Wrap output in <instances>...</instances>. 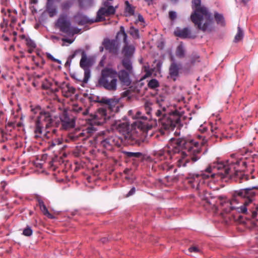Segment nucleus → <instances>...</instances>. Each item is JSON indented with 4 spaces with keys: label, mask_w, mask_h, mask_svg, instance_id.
I'll use <instances>...</instances> for the list:
<instances>
[{
    "label": "nucleus",
    "mask_w": 258,
    "mask_h": 258,
    "mask_svg": "<svg viewBox=\"0 0 258 258\" xmlns=\"http://www.w3.org/2000/svg\"><path fill=\"white\" fill-rule=\"evenodd\" d=\"M256 157L255 154L252 155V157H250L249 158H247L246 157V159L247 161H245L244 160H239L237 161L235 163L233 162H231L230 163L224 164L225 166H233L234 167L235 170H233V168H232V172L231 176H227V177H229L230 178L234 179L236 182H237L239 183H242L245 182H248L250 178L254 179V177L253 176H249L247 174H245L241 170L237 169L236 165H242L244 167H246L247 166H253L252 163L254 162V158Z\"/></svg>",
    "instance_id": "8"
},
{
    "label": "nucleus",
    "mask_w": 258,
    "mask_h": 258,
    "mask_svg": "<svg viewBox=\"0 0 258 258\" xmlns=\"http://www.w3.org/2000/svg\"><path fill=\"white\" fill-rule=\"evenodd\" d=\"M20 37L22 40H24L25 41H26V38H28L24 35H22Z\"/></svg>",
    "instance_id": "63"
},
{
    "label": "nucleus",
    "mask_w": 258,
    "mask_h": 258,
    "mask_svg": "<svg viewBox=\"0 0 258 258\" xmlns=\"http://www.w3.org/2000/svg\"><path fill=\"white\" fill-rule=\"evenodd\" d=\"M34 48H35L28 47V52L29 53H31L33 51V50H34Z\"/></svg>",
    "instance_id": "62"
},
{
    "label": "nucleus",
    "mask_w": 258,
    "mask_h": 258,
    "mask_svg": "<svg viewBox=\"0 0 258 258\" xmlns=\"http://www.w3.org/2000/svg\"><path fill=\"white\" fill-rule=\"evenodd\" d=\"M214 18L217 24L221 26H224L225 25L224 18L222 14L217 12L215 13Z\"/></svg>",
    "instance_id": "34"
},
{
    "label": "nucleus",
    "mask_w": 258,
    "mask_h": 258,
    "mask_svg": "<svg viewBox=\"0 0 258 258\" xmlns=\"http://www.w3.org/2000/svg\"><path fill=\"white\" fill-rule=\"evenodd\" d=\"M127 143L131 145H140L141 142L135 130H132L124 137Z\"/></svg>",
    "instance_id": "21"
},
{
    "label": "nucleus",
    "mask_w": 258,
    "mask_h": 258,
    "mask_svg": "<svg viewBox=\"0 0 258 258\" xmlns=\"http://www.w3.org/2000/svg\"><path fill=\"white\" fill-rule=\"evenodd\" d=\"M46 56L48 59H50L52 61L57 62L58 63H60V61L57 59L55 58L51 54L47 53Z\"/></svg>",
    "instance_id": "47"
},
{
    "label": "nucleus",
    "mask_w": 258,
    "mask_h": 258,
    "mask_svg": "<svg viewBox=\"0 0 258 258\" xmlns=\"http://www.w3.org/2000/svg\"><path fill=\"white\" fill-rule=\"evenodd\" d=\"M127 34H126V33L125 32L124 27L123 26H120V30L117 32L116 36V38L115 39L117 41L118 40H120L121 39H122L123 43L125 44H128V42L127 40Z\"/></svg>",
    "instance_id": "27"
},
{
    "label": "nucleus",
    "mask_w": 258,
    "mask_h": 258,
    "mask_svg": "<svg viewBox=\"0 0 258 258\" xmlns=\"http://www.w3.org/2000/svg\"><path fill=\"white\" fill-rule=\"evenodd\" d=\"M232 168L235 170L233 166H225L223 162L214 163L210 165L205 172L200 174H189L188 183L192 187H200L201 185L205 183V180L208 179H216L218 177L223 179L227 176H231Z\"/></svg>",
    "instance_id": "2"
},
{
    "label": "nucleus",
    "mask_w": 258,
    "mask_h": 258,
    "mask_svg": "<svg viewBox=\"0 0 258 258\" xmlns=\"http://www.w3.org/2000/svg\"><path fill=\"white\" fill-rule=\"evenodd\" d=\"M181 125H180V126L179 127H177V129L176 130V131L174 132V134L176 136H179L180 135V132L178 131V128H180V127L181 126Z\"/></svg>",
    "instance_id": "60"
},
{
    "label": "nucleus",
    "mask_w": 258,
    "mask_h": 258,
    "mask_svg": "<svg viewBox=\"0 0 258 258\" xmlns=\"http://www.w3.org/2000/svg\"><path fill=\"white\" fill-rule=\"evenodd\" d=\"M96 131L94 127L89 126L85 130L81 131L80 130H76L75 132L70 133L66 137V141L67 142H77L81 138L82 139L88 138L93 133Z\"/></svg>",
    "instance_id": "11"
},
{
    "label": "nucleus",
    "mask_w": 258,
    "mask_h": 258,
    "mask_svg": "<svg viewBox=\"0 0 258 258\" xmlns=\"http://www.w3.org/2000/svg\"><path fill=\"white\" fill-rule=\"evenodd\" d=\"M218 130V128L216 125H211V131L214 136H217L216 135V134L217 133Z\"/></svg>",
    "instance_id": "49"
},
{
    "label": "nucleus",
    "mask_w": 258,
    "mask_h": 258,
    "mask_svg": "<svg viewBox=\"0 0 258 258\" xmlns=\"http://www.w3.org/2000/svg\"><path fill=\"white\" fill-rule=\"evenodd\" d=\"M156 102L162 109V112L165 110L166 107L168 106L166 98L163 96H159L157 97L156 99Z\"/></svg>",
    "instance_id": "31"
},
{
    "label": "nucleus",
    "mask_w": 258,
    "mask_h": 258,
    "mask_svg": "<svg viewBox=\"0 0 258 258\" xmlns=\"http://www.w3.org/2000/svg\"><path fill=\"white\" fill-rule=\"evenodd\" d=\"M138 22H144V19L140 14L138 15V20L136 21V23Z\"/></svg>",
    "instance_id": "57"
},
{
    "label": "nucleus",
    "mask_w": 258,
    "mask_h": 258,
    "mask_svg": "<svg viewBox=\"0 0 258 258\" xmlns=\"http://www.w3.org/2000/svg\"><path fill=\"white\" fill-rule=\"evenodd\" d=\"M135 50V48L133 45H129L126 44L123 47L122 52L125 57L131 58L133 55Z\"/></svg>",
    "instance_id": "26"
},
{
    "label": "nucleus",
    "mask_w": 258,
    "mask_h": 258,
    "mask_svg": "<svg viewBox=\"0 0 258 258\" xmlns=\"http://www.w3.org/2000/svg\"><path fill=\"white\" fill-rule=\"evenodd\" d=\"M116 8V7L112 6L109 2H104L102 7L97 13V16L94 22H99L105 21L106 17H109L115 13Z\"/></svg>",
    "instance_id": "10"
},
{
    "label": "nucleus",
    "mask_w": 258,
    "mask_h": 258,
    "mask_svg": "<svg viewBox=\"0 0 258 258\" xmlns=\"http://www.w3.org/2000/svg\"><path fill=\"white\" fill-rule=\"evenodd\" d=\"M61 143L62 142L59 138H54L48 142L47 148L49 150L53 149L55 146L60 145Z\"/></svg>",
    "instance_id": "36"
},
{
    "label": "nucleus",
    "mask_w": 258,
    "mask_h": 258,
    "mask_svg": "<svg viewBox=\"0 0 258 258\" xmlns=\"http://www.w3.org/2000/svg\"><path fill=\"white\" fill-rule=\"evenodd\" d=\"M133 118L137 120L135 122L136 126L143 132L149 130L153 126V123H148V121L152 119V116H145L140 111H137Z\"/></svg>",
    "instance_id": "12"
},
{
    "label": "nucleus",
    "mask_w": 258,
    "mask_h": 258,
    "mask_svg": "<svg viewBox=\"0 0 258 258\" xmlns=\"http://www.w3.org/2000/svg\"><path fill=\"white\" fill-rule=\"evenodd\" d=\"M175 54L178 58H183L185 56V49L182 44H180L176 48Z\"/></svg>",
    "instance_id": "35"
},
{
    "label": "nucleus",
    "mask_w": 258,
    "mask_h": 258,
    "mask_svg": "<svg viewBox=\"0 0 258 258\" xmlns=\"http://www.w3.org/2000/svg\"><path fill=\"white\" fill-rule=\"evenodd\" d=\"M40 210L41 212L43 213V214L47 216L49 219H54V216H53L51 214H50L49 211H48L46 207L45 206L42 208H40Z\"/></svg>",
    "instance_id": "41"
},
{
    "label": "nucleus",
    "mask_w": 258,
    "mask_h": 258,
    "mask_svg": "<svg viewBox=\"0 0 258 258\" xmlns=\"http://www.w3.org/2000/svg\"><path fill=\"white\" fill-rule=\"evenodd\" d=\"M136 192V188L135 187H132L131 190L129 191V192L127 193V194L126 196V197H128L130 196H131L133 195Z\"/></svg>",
    "instance_id": "53"
},
{
    "label": "nucleus",
    "mask_w": 258,
    "mask_h": 258,
    "mask_svg": "<svg viewBox=\"0 0 258 258\" xmlns=\"http://www.w3.org/2000/svg\"><path fill=\"white\" fill-rule=\"evenodd\" d=\"M82 114L84 115V116H86V115H88V117H89V109H86L85 111H84L83 112H82Z\"/></svg>",
    "instance_id": "59"
},
{
    "label": "nucleus",
    "mask_w": 258,
    "mask_h": 258,
    "mask_svg": "<svg viewBox=\"0 0 258 258\" xmlns=\"http://www.w3.org/2000/svg\"><path fill=\"white\" fill-rule=\"evenodd\" d=\"M243 32L242 29L240 27H238L237 28V33L235 36L234 41L235 42H237L243 39Z\"/></svg>",
    "instance_id": "39"
},
{
    "label": "nucleus",
    "mask_w": 258,
    "mask_h": 258,
    "mask_svg": "<svg viewBox=\"0 0 258 258\" xmlns=\"http://www.w3.org/2000/svg\"><path fill=\"white\" fill-rule=\"evenodd\" d=\"M62 41L64 42L69 43V44H71L73 42V40L68 38H62Z\"/></svg>",
    "instance_id": "58"
},
{
    "label": "nucleus",
    "mask_w": 258,
    "mask_h": 258,
    "mask_svg": "<svg viewBox=\"0 0 258 258\" xmlns=\"http://www.w3.org/2000/svg\"><path fill=\"white\" fill-rule=\"evenodd\" d=\"M78 1H79V5H80V7H81V8L83 7L84 6V4L82 0H78Z\"/></svg>",
    "instance_id": "61"
},
{
    "label": "nucleus",
    "mask_w": 258,
    "mask_h": 258,
    "mask_svg": "<svg viewBox=\"0 0 258 258\" xmlns=\"http://www.w3.org/2000/svg\"><path fill=\"white\" fill-rule=\"evenodd\" d=\"M129 128V124L126 122L119 123L117 125V130L119 133L122 134L123 137L126 135V134L130 132Z\"/></svg>",
    "instance_id": "28"
},
{
    "label": "nucleus",
    "mask_w": 258,
    "mask_h": 258,
    "mask_svg": "<svg viewBox=\"0 0 258 258\" xmlns=\"http://www.w3.org/2000/svg\"><path fill=\"white\" fill-rule=\"evenodd\" d=\"M188 250L189 252H198L200 251L199 249L196 247V246H192L188 248Z\"/></svg>",
    "instance_id": "52"
},
{
    "label": "nucleus",
    "mask_w": 258,
    "mask_h": 258,
    "mask_svg": "<svg viewBox=\"0 0 258 258\" xmlns=\"http://www.w3.org/2000/svg\"><path fill=\"white\" fill-rule=\"evenodd\" d=\"M117 72L115 69L105 67L102 70L98 83L106 90L114 92L117 88Z\"/></svg>",
    "instance_id": "7"
},
{
    "label": "nucleus",
    "mask_w": 258,
    "mask_h": 258,
    "mask_svg": "<svg viewBox=\"0 0 258 258\" xmlns=\"http://www.w3.org/2000/svg\"><path fill=\"white\" fill-rule=\"evenodd\" d=\"M55 28L60 32L67 34H74L79 33L80 29L72 27L69 17L66 13L60 14L54 23Z\"/></svg>",
    "instance_id": "9"
},
{
    "label": "nucleus",
    "mask_w": 258,
    "mask_h": 258,
    "mask_svg": "<svg viewBox=\"0 0 258 258\" xmlns=\"http://www.w3.org/2000/svg\"><path fill=\"white\" fill-rule=\"evenodd\" d=\"M151 104L149 102H146L145 104V105H144L145 110L146 111V113L148 115V117H150V116H151V115H150L151 111H152V108H151Z\"/></svg>",
    "instance_id": "43"
},
{
    "label": "nucleus",
    "mask_w": 258,
    "mask_h": 258,
    "mask_svg": "<svg viewBox=\"0 0 258 258\" xmlns=\"http://www.w3.org/2000/svg\"><path fill=\"white\" fill-rule=\"evenodd\" d=\"M53 119L52 115L49 112H42L40 113L39 116L35 123V127L34 130V138L36 139H49L53 138V135H56L57 130L53 128L51 131H47L43 133V129L45 127L48 129L53 126Z\"/></svg>",
    "instance_id": "5"
},
{
    "label": "nucleus",
    "mask_w": 258,
    "mask_h": 258,
    "mask_svg": "<svg viewBox=\"0 0 258 258\" xmlns=\"http://www.w3.org/2000/svg\"><path fill=\"white\" fill-rule=\"evenodd\" d=\"M104 48L109 53L117 54L119 49V43L115 39L105 38L102 42Z\"/></svg>",
    "instance_id": "19"
},
{
    "label": "nucleus",
    "mask_w": 258,
    "mask_h": 258,
    "mask_svg": "<svg viewBox=\"0 0 258 258\" xmlns=\"http://www.w3.org/2000/svg\"><path fill=\"white\" fill-rule=\"evenodd\" d=\"M60 1L46 0V11L50 17H53L57 14V7L55 3H59Z\"/></svg>",
    "instance_id": "20"
},
{
    "label": "nucleus",
    "mask_w": 258,
    "mask_h": 258,
    "mask_svg": "<svg viewBox=\"0 0 258 258\" xmlns=\"http://www.w3.org/2000/svg\"><path fill=\"white\" fill-rule=\"evenodd\" d=\"M88 99L90 102H98L99 101V97L97 96H90Z\"/></svg>",
    "instance_id": "50"
},
{
    "label": "nucleus",
    "mask_w": 258,
    "mask_h": 258,
    "mask_svg": "<svg viewBox=\"0 0 258 258\" xmlns=\"http://www.w3.org/2000/svg\"><path fill=\"white\" fill-rule=\"evenodd\" d=\"M107 239L106 238H105V237L102 238L101 239V242L102 243L106 242L107 241Z\"/></svg>",
    "instance_id": "64"
},
{
    "label": "nucleus",
    "mask_w": 258,
    "mask_h": 258,
    "mask_svg": "<svg viewBox=\"0 0 258 258\" xmlns=\"http://www.w3.org/2000/svg\"><path fill=\"white\" fill-rule=\"evenodd\" d=\"M81 53V59L80 62V67L84 70V77L82 82L84 83H87L90 77V70L89 67L91 66V61L88 59L87 55L84 50L79 49Z\"/></svg>",
    "instance_id": "16"
},
{
    "label": "nucleus",
    "mask_w": 258,
    "mask_h": 258,
    "mask_svg": "<svg viewBox=\"0 0 258 258\" xmlns=\"http://www.w3.org/2000/svg\"><path fill=\"white\" fill-rule=\"evenodd\" d=\"M61 122L60 128L63 130H70L75 126L76 120L75 117L69 114L64 112L60 117Z\"/></svg>",
    "instance_id": "18"
},
{
    "label": "nucleus",
    "mask_w": 258,
    "mask_h": 258,
    "mask_svg": "<svg viewBox=\"0 0 258 258\" xmlns=\"http://www.w3.org/2000/svg\"><path fill=\"white\" fill-rule=\"evenodd\" d=\"M125 8L124 12L126 14V16H132L135 15V12L136 10V7L133 6L130 3L126 1L124 3Z\"/></svg>",
    "instance_id": "29"
},
{
    "label": "nucleus",
    "mask_w": 258,
    "mask_h": 258,
    "mask_svg": "<svg viewBox=\"0 0 258 258\" xmlns=\"http://www.w3.org/2000/svg\"><path fill=\"white\" fill-rule=\"evenodd\" d=\"M59 88L61 90L63 95L66 97H70L74 94L76 92V89L65 82H62L59 86Z\"/></svg>",
    "instance_id": "22"
},
{
    "label": "nucleus",
    "mask_w": 258,
    "mask_h": 258,
    "mask_svg": "<svg viewBox=\"0 0 258 258\" xmlns=\"http://www.w3.org/2000/svg\"><path fill=\"white\" fill-rule=\"evenodd\" d=\"M128 33L135 39H138L140 38L139 29L135 28L134 26H131L130 27Z\"/></svg>",
    "instance_id": "38"
},
{
    "label": "nucleus",
    "mask_w": 258,
    "mask_h": 258,
    "mask_svg": "<svg viewBox=\"0 0 258 258\" xmlns=\"http://www.w3.org/2000/svg\"><path fill=\"white\" fill-rule=\"evenodd\" d=\"M113 100L112 99H107L105 98H102L100 100H99L98 102L103 103L108 105H111Z\"/></svg>",
    "instance_id": "45"
},
{
    "label": "nucleus",
    "mask_w": 258,
    "mask_h": 258,
    "mask_svg": "<svg viewBox=\"0 0 258 258\" xmlns=\"http://www.w3.org/2000/svg\"><path fill=\"white\" fill-rule=\"evenodd\" d=\"M201 0H192V7L194 12L190 16L191 21L197 28L204 32H211L214 29L212 14L207 8L201 6Z\"/></svg>",
    "instance_id": "4"
},
{
    "label": "nucleus",
    "mask_w": 258,
    "mask_h": 258,
    "mask_svg": "<svg viewBox=\"0 0 258 258\" xmlns=\"http://www.w3.org/2000/svg\"><path fill=\"white\" fill-rule=\"evenodd\" d=\"M117 78L123 85L128 86L131 83L129 73L125 70H122L117 72Z\"/></svg>",
    "instance_id": "23"
},
{
    "label": "nucleus",
    "mask_w": 258,
    "mask_h": 258,
    "mask_svg": "<svg viewBox=\"0 0 258 258\" xmlns=\"http://www.w3.org/2000/svg\"><path fill=\"white\" fill-rule=\"evenodd\" d=\"M121 143V141L119 137L116 136L111 135L101 141L100 145L106 150L111 151L114 146L119 147Z\"/></svg>",
    "instance_id": "17"
},
{
    "label": "nucleus",
    "mask_w": 258,
    "mask_h": 258,
    "mask_svg": "<svg viewBox=\"0 0 258 258\" xmlns=\"http://www.w3.org/2000/svg\"><path fill=\"white\" fill-rule=\"evenodd\" d=\"M122 64L127 71L130 72L132 70V66L130 58L124 57L122 60Z\"/></svg>",
    "instance_id": "37"
},
{
    "label": "nucleus",
    "mask_w": 258,
    "mask_h": 258,
    "mask_svg": "<svg viewBox=\"0 0 258 258\" xmlns=\"http://www.w3.org/2000/svg\"><path fill=\"white\" fill-rule=\"evenodd\" d=\"M123 154L127 158L141 159L142 160H143L145 158V155L141 152L123 151Z\"/></svg>",
    "instance_id": "32"
},
{
    "label": "nucleus",
    "mask_w": 258,
    "mask_h": 258,
    "mask_svg": "<svg viewBox=\"0 0 258 258\" xmlns=\"http://www.w3.org/2000/svg\"><path fill=\"white\" fill-rule=\"evenodd\" d=\"M180 69V64H177L175 62H172L169 69V72L171 77L173 78L177 77Z\"/></svg>",
    "instance_id": "24"
},
{
    "label": "nucleus",
    "mask_w": 258,
    "mask_h": 258,
    "mask_svg": "<svg viewBox=\"0 0 258 258\" xmlns=\"http://www.w3.org/2000/svg\"><path fill=\"white\" fill-rule=\"evenodd\" d=\"M148 86L150 89H155L159 86V84L156 79H153L148 82Z\"/></svg>",
    "instance_id": "40"
},
{
    "label": "nucleus",
    "mask_w": 258,
    "mask_h": 258,
    "mask_svg": "<svg viewBox=\"0 0 258 258\" xmlns=\"http://www.w3.org/2000/svg\"><path fill=\"white\" fill-rule=\"evenodd\" d=\"M31 111L34 113V114H36L37 113H39V115H40V113L41 112H42L43 111H40V108H32L31 109ZM39 115H38L39 116Z\"/></svg>",
    "instance_id": "55"
},
{
    "label": "nucleus",
    "mask_w": 258,
    "mask_h": 258,
    "mask_svg": "<svg viewBox=\"0 0 258 258\" xmlns=\"http://www.w3.org/2000/svg\"><path fill=\"white\" fill-rule=\"evenodd\" d=\"M177 17V15L174 11H170L169 12V18L171 20H174Z\"/></svg>",
    "instance_id": "48"
},
{
    "label": "nucleus",
    "mask_w": 258,
    "mask_h": 258,
    "mask_svg": "<svg viewBox=\"0 0 258 258\" xmlns=\"http://www.w3.org/2000/svg\"><path fill=\"white\" fill-rule=\"evenodd\" d=\"M33 233V231L31 227L27 226L23 231V234L26 236H30Z\"/></svg>",
    "instance_id": "42"
},
{
    "label": "nucleus",
    "mask_w": 258,
    "mask_h": 258,
    "mask_svg": "<svg viewBox=\"0 0 258 258\" xmlns=\"http://www.w3.org/2000/svg\"><path fill=\"white\" fill-rule=\"evenodd\" d=\"M175 146L165 148L158 152L157 155L161 161H168L176 154H179L182 157L178 160V166H186L188 163H194L199 160L202 156V146L204 145L203 141L198 142L189 137L179 138L176 141Z\"/></svg>",
    "instance_id": "1"
},
{
    "label": "nucleus",
    "mask_w": 258,
    "mask_h": 258,
    "mask_svg": "<svg viewBox=\"0 0 258 258\" xmlns=\"http://www.w3.org/2000/svg\"><path fill=\"white\" fill-rule=\"evenodd\" d=\"M155 114L158 118L154 119L153 126L159 125L161 130H172L180 126L181 114L178 111L166 114H163L162 111L158 109L155 112Z\"/></svg>",
    "instance_id": "6"
},
{
    "label": "nucleus",
    "mask_w": 258,
    "mask_h": 258,
    "mask_svg": "<svg viewBox=\"0 0 258 258\" xmlns=\"http://www.w3.org/2000/svg\"><path fill=\"white\" fill-rule=\"evenodd\" d=\"M80 51V50H76L72 55H70L66 63V65L70 64L72 59H73L76 56V55L79 53Z\"/></svg>",
    "instance_id": "46"
},
{
    "label": "nucleus",
    "mask_w": 258,
    "mask_h": 258,
    "mask_svg": "<svg viewBox=\"0 0 258 258\" xmlns=\"http://www.w3.org/2000/svg\"><path fill=\"white\" fill-rule=\"evenodd\" d=\"M199 58H200L199 56H198L197 55H194L191 58V63L193 64V63H195L196 61H200Z\"/></svg>",
    "instance_id": "51"
},
{
    "label": "nucleus",
    "mask_w": 258,
    "mask_h": 258,
    "mask_svg": "<svg viewBox=\"0 0 258 258\" xmlns=\"http://www.w3.org/2000/svg\"><path fill=\"white\" fill-rule=\"evenodd\" d=\"M174 34L178 37L184 39L189 37L190 31L187 28L178 29L174 31Z\"/></svg>",
    "instance_id": "25"
},
{
    "label": "nucleus",
    "mask_w": 258,
    "mask_h": 258,
    "mask_svg": "<svg viewBox=\"0 0 258 258\" xmlns=\"http://www.w3.org/2000/svg\"><path fill=\"white\" fill-rule=\"evenodd\" d=\"M247 187L235 190L233 192L234 198H240L244 200L243 205L237 208L241 213L251 215L252 218L258 221V206L253 205L250 207V204L258 196V185H253L248 182Z\"/></svg>",
    "instance_id": "3"
},
{
    "label": "nucleus",
    "mask_w": 258,
    "mask_h": 258,
    "mask_svg": "<svg viewBox=\"0 0 258 258\" xmlns=\"http://www.w3.org/2000/svg\"><path fill=\"white\" fill-rule=\"evenodd\" d=\"M1 12L6 17L8 16L9 18V20L4 18V22L3 23L1 24V26L2 28H4V26H7L8 25V21H10V23L9 24V27L12 29L14 30L16 26L17 21V12L16 10H10L5 9H2L1 10Z\"/></svg>",
    "instance_id": "14"
},
{
    "label": "nucleus",
    "mask_w": 258,
    "mask_h": 258,
    "mask_svg": "<svg viewBox=\"0 0 258 258\" xmlns=\"http://www.w3.org/2000/svg\"><path fill=\"white\" fill-rule=\"evenodd\" d=\"M75 18L77 20V23L79 25L82 26L91 23L88 18L79 13L77 14Z\"/></svg>",
    "instance_id": "30"
},
{
    "label": "nucleus",
    "mask_w": 258,
    "mask_h": 258,
    "mask_svg": "<svg viewBox=\"0 0 258 258\" xmlns=\"http://www.w3.org/2000/svg\"><path fill=\"white\" fill-rule=\"evenodd\" d=\"M37 201H38V205H39V206L40 207V209L44 206H45V204L43 202V201L40 199V198H38L37 199Z\"/></svg>",
    "instance_id": "56"
},
{
    "label": "nucleus",
    "mask_w": 258,
    "mask_h": 258,
    "mask_svg": "<svg viewBox=\"0 0 258 258\" xmlns=\"http://www.w3.org/2000/svg\"><path fill=\"white\" fill-rule=\"evenodd\" d=\"M106 111L107 110L105 108H99L95 114H90L89 117L86 118V119L90 121L91 124H102L109 118L107 115Z\"/></svg>",
    "instance_id": "13"
},
{
    "label": "nucleus",
    "mask_w": 258,
    "mask_h": 258,
    "mask_svg": "<svg viewBox=\"0 0 258 258\" xmlns=\"http://www.w3.org/2000/svg\"><path fill=\"white\" fill-rule=\"evenodd\" d=\"M218 199L219 200V204L221 205L222 208V210L226 213H229L231 211L236 210L238 212H240L241 211L240 210H238L237 208L239 207H235L233 206V204L234 203L237 204V198H234V196H233V198L231 200H229L227 198L224 197L219 196L218 198Z\"/></svg>",
    "instance_id": "15"
},
{
    "label": "nucleus",
    "mask_w": 258,
    "mask_h": 258,
    "mask_svg": "<svg viewBox=\"0 0 258 258\" xmlns=\"http://www.w3.org/2000/svg\"><path fill=\"white\" fill-rule=\"evenodd\" d=\"M73 5V1L72 0H66L62 2L60 5V9L62 11L69 10Z\"/></svg>",
    "instance_id": "33"
},
{
    "label": "nucleus",
    "mask_w": 258,
    "mask_h": 258,
    "mask_svg": "<svg viewBox=\"0 0 258 258\" xmlns=\"http://www.w3.org/2000/svg\"><path fill=\"white\" fill-rule=\"evenodd\" d=\"M15 122L9 121L6 124L7 128L10 127V128H14L15 127Z\"/></svg>",
    "instance_id": "54"
},
{
    "label": "nucleus",
    "mask_w": 258,
    "mask_h": 258,
    "mask_svg": "<svg viewBox=\"0 0 258 258\" xmlns=\"http://www.w3.org/2000/svg\"><path fill=\"white\" fill-rule=\"evenodd\" d=\"M25 42L28 47H32V48L36 47V45L35 43L29 38H26V41H25Z\"/></svg>",
    "instance_id": "44"
}]
</instances>
